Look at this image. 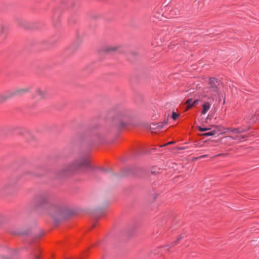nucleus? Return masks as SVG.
Listing matches in <instances>:
<instances>
[{"label":"nucleus","mask_w":259,"mask_h":259,"mask_svg":"<svg viewBox=\"0 0 259 259\" xmlns=\"http://www.w3.org/2000/svg\"><path fill=\"white\" fill-rule=\"evenodd\" d=\"M207 156H208V155H201V156H200L199 157L195 158V159L198 160V159H201V158L207 157Z\"/></svg>","instance_id":"obj_16"},{"label":"nucleus","mask_w":259,"mask_h":259,"mask_svg":"<svg viewBox=\"0 0 259 259\" xmlns=\"http://www.w3.org/2000/svg\"><path fill=\"white\" fill-rule=\"evenodd\" d=\"M106 171V170H105V169H103L102 170V171H102V172H105V171Z\"/></svg>","instance_id":"obj_24"},{"label":"nucleus","mask_w":259,"mask_h":259,"mask_svg":"<svg viewBox=\"0 0 259 259\" xmlns=\"http://www.w3.org/2000/svg\"><path fill=\"white\" fill-rule=\"evenodd\" d=\"M163 126V123H158L157 124V127H159V129H161V128H162Z\"/></svg>","instance_id":"obj_19"},{"label":"nucleus","mask_w":259,"mask_h":259,"mask_svg":"<svg viewBox=\"0 0 259 259\" xmlns=\"http://www.w3.org/2000/svg\"><path fill=\"white\" fill-rule=\"evenodd\" d=\"M36 201L40 207L48 206L50 209L49 213L52 215H53L54 214L53 212L51 211H55V212L57 213L58 214L61 215H63L64 212V210L63 208L59 206L50 204L49 196L47 194H42L37 196L36 197Z\"/></svg>","instance_id":"obj_3"},{"label":"nucleus","mask_w":259,"mask_h":259,"mask_svg":"<svg viewBox=\"0 0 259 259\" xmlns=\"http://www.w3.org/2000/svg\"><path fill=\"white\" fill-rule=\"evenodd\" d=\"M28 91V89L27 88L25 89H16L13 91L12 93H11L9 95H0V102H3L4 100L9 98V97L15 95H21L23 93H26Z\"/></svg>","instance_id":"obj_4"},{"label":"nucleus","mask_w":259,"mask_h":259,"mask_svg":"<svg viewBox=\"0 0 259 259\" xmlns=\"http://www.w3.org/2000/svg\"><path fill=\"white\" fill-rule=\"evenodd\" d=\"M39 251L38 250L37 252L34 254V259H39V255L38 254Z\"/></svg>","instance_id":"obj_15"},{"label":"nucleus","mask_w":259,"mask_h":259,"mask_svg":"<svg viewBox=\"0 0 259 259\" xmlns=\"http://www.w3.org/2000/svg\"><path fill=\"white\" fill-rule=\"evenodd\" d=\"M179 116V114H177L176 112H175L174 111L172 112L171 117L174 120H177V119L178 118V117Z\"/></svg>","instance_id":"obj_13"},{"label":"nucleus","mask_w":259,"mask_h":259,"mask_svg":"<svg viewBox=\"0 0 259 259\" xmlns=\"http://www.w3.org/2000/svg\"><path fill=\"white\" fill-rule=\"evenodd\" d=\"M128 119V117L127 116H124L123 117H120V118H118V121L116 123L118 128H121L124 126L127 125Z\"/></svg>","instance_id":"obj_5"},{"label":"nucleus","mask_w":259,"mask_h":259,"mask_svg":"<svg viewBox=\"0 0 259 259\" xmlns=\"http://www.w3.org/2000/svg\"><path fill=\"white\" fill-rule=\"evenodd\" d=\"M116 50V48L115 47H110L108 48L107 51H115Z\"/></svg>","instance_id":"obj_17"},{"label":"nucleus","mask_w":259,"mask_h":259,"mask_svg":"<svg viewBox=\"0 0 259 259\" xmlns=\"http://www.w3.org/2000/svg\"><path fill=\"white\" fill-rule=\"evenodd\" d=\"M154 16L158 19H161V17H162V15H160V14H159L157 15H154Z\"/></svg>","instance_id":"obj_20"},{"label":"nucleus","mask_w":259,"mask_h":259,"mask_svg":"<svg viewBox=\"0 0 259 259\" xmlns=\"http://www.w3.org/2000/svg\"><path fill=\"white\" fill-rule=\"evenodd\" d=\"M169 245H167V246H166L164 247V250H167V251H168L169 250Z\"/></svg>","instance_id":"obj_22"},{"label":"nucleus","mask_w":259,"mask_h":259,"mask_svg":"<svg viewBox=\"0 0 259 259\" xmlns=\"http://www.w3.org/2000/svg\"><path fill=\"white\" fill-rule=\"evenodd\" d=\"M198 130L200 131V132H204V131H206L207 130H208V128H203V127H201L200 126H199L198 127Z\"/></svg>","instance_id":"obj_14"},{"label":"nucleus","mask_w":259,"mask_h":259,"mask_svg":"<svg viewBox=\"0 0 259 259\" xmlns=\"http://www.w3.org/2000/svg\"><path fill=\"white\" fill-rule=\"evenodd\" d=\"M179 14V11L177 9L171 10L170 11V17H171L175 16L176 15H177Z\"/></svg>","instance_id":"obj_10"},{"label":"nucleus","mask_w":259,"mask_h":259,"mask_svg":"<svg viewBox=\"0 0 259 259\" xmlns=\"http://www.w3.org/2000/svg\"><path fill=\"white\" fill-rule=\"evenodd\" d=\"M172 143H173L172 142H168L167 143H166V144H165L164 146L167 145H169V144H171Z\"/></svg>","instance_id":"obj_23"},{"label":"nucleus","mask_w":259,"mask_h":259,"mask_svg":"<svg viewBox=\"0 0 259 259\" xmlns=\"http://www.w3.org/2000/svg\"><path fill=\"white\" fill-rule=\"evenodd\" d=\"M35 93L40 98H42L45 97V92L42 91L40 89H36Z\"/></svg>","instance_id":"obj_8"},{"label":"nucleus","mask_w":259,"mask_h":259,"mask_svg":"<svg viewBox=\"0 0 259 259\" xmlns=\"http://www.w3.org/2000/svg\"><path fill=\"white\" fill-rule=\"evenodd\" d=\"M215 132L214 131H211L208 132H206L203 134L205 136H211L215 134Z\"/></svg>","instance_id":"obj_12"},{"label":"nucleus","mask_w":259,"mask_h":259,"mask_svg":"<svg viewBox=\"0 0 259 259\" xmlns=\"http://www.w3.org/2000/svg\"><path fill=\"white\" fill-rule=\"evenodd\" d=\"M198 101H199V100H197V99L193 101V103H192L193 106H195L196 105H197L198 102Z\"/></svg>","instance_id":"obj_18"},{"label":"nucleus","mask_w":259,"mask_h":259,"mask_svg":"<svg viewBox=\"0 0 259 259\" xmlns=\"http://www.w3.org/2000/svg\"><path fill=\"white\" fill-rule=\"evenodd\" d=\"M90 162L88 155H83L76 159L72 164L67 166L63 172L64 175H69L74 172L77 170L82 169L89 166Z\"/></svg>","instance_id":"obj_2"},{"label":"nucleus","mask_w":259,"mask_h":259,"mask_svg":"<svg viewBox=\"0 0 259 259\" xmlns=\"http://www.w3.org/2000/svg\"><path fill=\"white\" fill-rule=\"evenodd\" d=\"M193 100L192 99H189L187 100L186 104L187 105V109H189L193 107Z\"/></svg>","instance_id":"obj_11"},{"label":"nucleus","mask_w":259,"mask_h":259,"mask_svg":"<svg viewBox=\"0 0 259 259\" xmlns=\"http://www.w3.org/2000/svg\"><path fill=\"white\" fill-rule=\"evenodd\" d=\"M181 238H178L177 240L175 242H173L172 244H171V245H173L174 244H176L179 241V240Z\"/></svg>","instance_id":"obj_21"},{"label":"nucleus","mask_w":259,"mask_h":259,"mask_svg":"<svg viewBox=\"0 0 259 259\" xmlns=\"http://www.w3.org/2000/svg\"><path fill=\"white\" fill-rule=\"evenodd\" d=\"M227 130L232 134H241L243 133L248 130L247 128H243L242 127L239 128H228Z\"/></svg>","instance_id":"obj_6"},{"label":"nucleus","mask_w":259,"mask_h":259,"mask_svg":"<svg viewBox=\"0 0 259 259\" xmlns=\"http://www.w3.org/2000/svg\"><path fill=\"white\" fill-rule=\"evenodd\" d=\"M230 137L233 139L238 141H241L245 138V137L242 135H237L235 136H231Z\"/></svg>","instance_id":"obj_9"},{"label":"nucleus","mask_w":259,"mask_h":259,"mask_svg":"<svg viewBox=\"0 0 259 259\" xmlns=\"http://www.w3.org/2000/svg\"><path fill=\"white\" fill-rule=\"evenodd\" d=\"M209 85L208 87L203 89L201 97L213 101L219 94L220 81L217 78H210Z\"/></svg>","instance_id":"obj_1"},{"label":"nucleus","mask_w":259,"mask_h":259,"mask_svg":"<svg viewBox=\"0 0 259 259\" xmlns=\"http://www.w3.org/2000/svg\"><path fill=\"white\" fill-rule=\"evenodd\" d=\"M210 106H211V105L209 102H205L202 105L203 110L201 111V113L202 114H206V112L210 109Z\"/></svg>","instance_id":"obj_7"},{"label":"nucleus","mask_w":259,"mask_h":259,"mask_svg":"<svg viewBox=\"0 0 259 259\" xmlns=\"http://www.w3.org/2000/svg\"><path fill=\"white\" fill-rule=\"evenodd\" d=\"M3 259H9V258H8L7 257H5L3 258Z\"/></svg>","instance_id":"obj_25"}]
</instances>
